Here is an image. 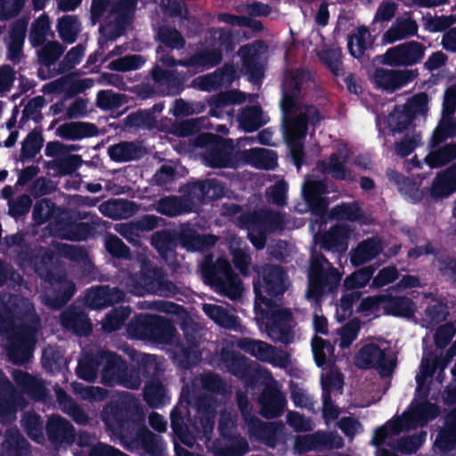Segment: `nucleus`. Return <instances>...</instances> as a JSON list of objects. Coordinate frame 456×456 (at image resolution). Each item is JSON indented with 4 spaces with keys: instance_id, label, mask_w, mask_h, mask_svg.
<instances>
[{
    "instance_id": "11",
    "label": "nucleus",
    "mask_w": 456,
    "mask_h": 456,
    "mask_svg": "<svg viewBox=\"0 0 456 456\" xmlns=\"http://www.w3.org/2000/svg\"><path fill=\"white\" fill-rule=\"evenodd\" d=\"M102 419L112 434L120 439L128 440L134 437L135 422L125 401L107 404L102 411Z\"/></svg>"
},
{
    "instance_id": "53",
    "label": "nucleus",
    "mask_w": 456,
    "mask_h": 456,
    "mask_svg": "<svg viewBox=\"0 0 456 456\" xmlns=\"http://www.w3.org/2000/svg\"><path fill=\"white\" fill-rule=\"evenodd\" d=\"M347 238L346 227L335 225L322 236V247L326 250L345 251L347 248Z\"/></svg>"
},
{
    "instance_id": "44",
    "label": "nucleus",
    "mask_w": 456,
    "mask_h": 456,
    "mask_svg": "<svg viewBox=\"0 0 456 456\" xmlns=\"http://www.w3.org/2000/svg\"><path fill=\"white\" fill-rule=\"evenodd\" d=\"M237 346L241 351L262 362H271L274 354V347L262 340L241 338Z\"/></svg>"
},
{
    "instance_id": "51",
    "label": "nucleus",
    "mask_w": 456,
    "mask_h": 456,
    "mask_svg": "<svg viewBox=\"0 0 456 456\" xmlns=\"http://www.w3.org/2000/svg\"><path fill=\"white\" fill-rule=\"evenodd\" d=\"M330 216L337 221L358 222L363 218V212L358 201L341 202L335 205Z\"/></svg>"
},
{
    "instance_id": "12",
    "label": "nucleus",
    "mask_w": 456,
    "mask_h": 456,
    "mask_svg": "<svg viewBox=\"0 0 456 456\" xmlns=\"http://www.w3.org/2000/svg\"><path fill=\"white\" fill-rule=\"evenodd\" d=\"M354 363L360 370H376L382 378L391 376L396 367V361L388 359L386 350L375 343L362 346L354 357Z\"/></svg>"
},
{
    "instance_id": "52",
    "label": "nucleus",
    "mask_w": 456,
    "mask_h": 456,
    "mask_svg": "<svg viewBox=\"0 0 456 456\" xmlns=\"http://www.w3.org/2000/svg\"><path fill=\"white\" fill-rule=\"evenodd\" d=\"M221 362L235 377L242 378L249 372L248 359L240 353L224 351L221 354Z\"/></svg>"
},
{
    "instance_id": "22",
    "label": "nucleus",
    "mask_w": 456,
    "mask_h": 456,
    "mask_svg": "<svg viewBox=\"0 0 456 456\" xmlns=\"http://www.w3.org/2000/svg\"><path fill=\"white\" fill-rule=\"evenodd\" d=\"M61 324L79 337L88 336L93 330L92 322L86 313L75 305H69L61 313Z\"/></svg>"
},
{
    "instance_id": "7",
    "label": "nucleus",
    "mask_w": 456,
    "mask_h": 456,
    "mask_svg": "<svg viewBox=\"0 0 456 456\" xmlns=\"http://www.w3.org/2000/svg\"><path fill=\"white\" fill-rule=\"evenodd\" d=\"M195 145L207 150L203 158L208 167L212 168L235 167L236 160L232 154L234 149L232 139L223 138L212 133H202L197 135Z\"/></svg>"
},
{
    "instance_id": "43",
    "label": "nucleus",
    "mask_w": 456,
    "mask_h": 456,
    "mask_svg": "<svg viewBox=\"0 0 456 456\" xmlns=\"http://www.w3.org/2000/svg\"><path fill=\"white\" fill-rule=\"evenodd\" d=\"M192 191L202 204H206L221 199L224 195V186L217 179H206L195 183Z\"/></svg>"
},
{
    "instance_id": "3",
    "label": "nucleus",
    "mask_w": 456,
    "mask_h": 456,
    "mask_svg": "<svg viewBox=\"0 0 456 456\" xmlns=\"http://www.w3.org/2000/svg\"><path fill=\"white\" fill-rule=\"evenodd\" d=\"M341 277L338 270L323 254L313 253L308 269V298L320 301L324 295L333 293L337 290Z\"/></svg>"
},
{
    "instance_id": "17",
    "label": "nucleus",
    "mask_w": 456,
    "mask_h": 456,
    "mask_svg": "<svg viewBox=\"0 0 456 456\" xmlns=\"http://www.w3.org/2000/svg\"><path fill=\"white\" fill-rule=\"evenodd\" d=\"M151 245L167 265L175 266L177 264L176 248L179 240L175 230L162 229L153 232L151 236Z\"/></svg>"
},
{
    "instance_id": "45",
    "label": "nucleus",
    "mask_w": 456,
    "mask_h": 456,
    "mask_svg": "<svg viewBox=\"0 0 456 456\" xmlns=\"http://www.w3.org/2000/svg\"><path fill=\"white\" fill-rule=\"evenodd\" d=\"M244 154L246 160L256 168L273 170L278 166V155L273 150L252 148Z\"/></svg>"
},
{
    "instance_id": "47",
    "label": "nucleus",
    "mask_w": 456,
    "mask_h": 456,
    "mask_svg": "<svg viewBox=\"0 0 456 456\" xmlns=\"http://www.w3.org/2000/svg\"><path fill=\"white\" fill-rule=\"evenodd\" d=\"M101 365H102V352L96 354H86L78 361L76 373L80 379L94 382L97 378Z\"/></svg>"
},
{
    "instance_id": "64",
    "label": "nucleus",
    "mask_w": 456,
    "mask_h": 456,
    "mask_svg": "<svg viewBox=\"0 0 456 456\" xmlns=\"http://www.w3.org/2000/svg\"><path fill=\"white\" fill-rule=\"evenodd\" d=\"M142 376L149 379H159L164 372L162 362L155 354H143L139 362Z\"/></svg>"
},
{
    "instance_id": "54",
    "label": "nucleus",
    "mask_w": 456,
    "mask_h": 456,
    "mask_svg": "<svg viewBox=\"0 0 456 456\" xmlns=\"http://www.w3.org/2000/svg\"><path fill=\"white\" fill-rule=\"evenodd\" d=\"M456 159V143L450 142L431 151L426 157L425 162L431 168H439Z\"/></svg>"
},
{
    "instance_id": "62",
    "label": "nucleus",
    "mask_w": 456,
    "mask_h": 456,
    "mask_svg": "<svg viewBox=\"0 0 456 456\" xmlns=\"http://www.w3.org/2000/svg\"><path fill=\"white\" fill-rule=\"evenodd\" d=\"M321 62L336 77L342 76V53L340 48H329L318 53Z\"/></svg>"
},
{
    "instance_id": "55",
    "label": "nucleus",
    "mask_w": 456,
    "mask_h": 456,
    "mask_svg": "<svg viewBox=\"0 0 456 456\" xmlns=\"http://www.w3.org/2000/svg\"><path fill=\"white\" fill-rule=\"evenodd\" d=\"M142 449L150 456H166V446L162 437L144 428L138 436Z\"/></svg>"
},
{
    "instance_id": "27",
    "label": "nucleus",
    "mask_w": 456,
    "mask_h": 456,
    "mask_svg": "<svg viewBox=\"0 0 456 456\" xmlns=\"http://www.w3.org/2000/svg\"><path fill=\"white\" fill-rule=\"evenodd\" d=\"M262 40L256 41L253 45H242L239 54L242 61V69L248 76L250 81L256 83L264 77V69L260 63V54L256 45H262Z\"/></svg>"
},
{
    "instance_id": "28",
    "label": "nucleus",
    "mask_w": 456,
    "mask_h": 456,
    "mask_svg": "<svg viewBox=\"0 0 456 456\" xmlns=\"http://www.w3.org/2000/svg\"><path fill=\"white\" fill-rule=\"evenodd\" d=\"M434 448L443 454L456 449V407L445 414L444 426L436 435Z\"/></svg>"
},
{
    "instance_id": "19",
    "label": "nucleus",
    "mask_w": 456,
    "mask_h": 456,
    "mask_svg": "<svg viewBox=\"0 0 456 456\" xmlns=\"http://www.w3.org/2000/svg\"><path fill=\"white\" fill-rule=\"evenodd\" d=\"M258 403L261 416L271 419L282 415L287 401L284 395L278 388L266 387L258 397Z\"/></svg>"
},
{
    "instance_id": "14",
    "label": "nucleus",
    "mask_w": 456,
    "mask_h": 456,
    "mask_svg": "<svg viewBox=\"0 0 456 456\" xmlns=\"http://www.w3.org/2000/svg\"><path fill=\"white\" fill-rule=\"evenodd\" d=\"M217 401L213 395H202L195 401L198 419L194 420L198 427L200 441L208 442L212 438L216 417Z\"/></svg>"
},
{
    "instance_id": "58",
    "label": "nucleus",
    "mask_w": 456,
    "mask_h": 456,
    "mask_svg": "<svg viewBox=\"0 0 456 456\" xmlns=\"http://www.w3.org/2000/svg\"><path fill=\"white\" fill-rule=\"evenodd\" d=\"M34 347L35 345L10 338L7 354L14 364H25L28 362L32 357Z\"/></svg>"
},
{
    "instance_id": "9",
    "label": "nucleus",
    "mask_w": 456,
    "mask_h": 456,
    "mask_svg": "<svg viewBox=\"0 0 456 456\" xmlns=\"http://www.w3.org/2000/svg\"><path fill=\"white\" fill-rule=\"evenodd\" d=\"M62 217L57 221L55 231L58 235L70 241H85L94 237L96 226L100 224V218L93 219L90 223L78 222L86 217V213L72 211L67 208Z\"/></svg>"
},
{
    "instance_id": "31",
    "label": "nucleus",
    "mask_w": 456,
    "mask_h": 456,
    "mask_svg": "<svg viewBox=\"0 0 456 456\" xmlns=\"http://www.w3.org/2000/svg\"><path fill=\"white\" fill-rule=\"evenodd\" d=\"M170 427L175 437L184 445L192 447L196 441L200 440L197 436V423L193 421L188 426L184 422L182 410L178 407H175L170 412Z\"/></svg>"
},
{
    "instance_id": "61",
    "label": "nucleus",
    "mask_w": 456,
    "mask_h": 456,
    "mask_svg": "<svg viewBox=\"0 0 456 456\" xmlns=\"http://www.w3.org/2000/svg\"><path fill=\"white\" fill-rule=\"evenodd\" d=\"M131 314L129 306L114 307L109 312L102 322V329L106 332H114L121 329Z\"/></svg>"
},
{
    "instance_id": "13",
    "label": "nucleus",
    "mask_w": 456,
    "mask_h": 456,
    "mask_svg": "<svg viewBox=\"0 0 456 456\" xmlns=\"http://www.w3.org/2000/svg\"><path fill=\"white\" fill-rule=\"evenodd\" d=\"M426 46L411 40L390 47L383 55L382 63L391 67L412 66L421 61L425 56Z\"/></svg>"
},
{
    "instance_id": "30",
    "label": "nucleus",
    "mask_w": 456,
    "mask_h": 456,
    "mask_svg": "<svg viewBox=\"0 0 456 456\" xmlns=\"http://www.w3.org/2000/svg\"><path fill=\"white\" fill-rule=\"evenodd\" d=\"M67 208L57 206L51 199L43 198L37 200L33 206L32 219L37 225H42L50 222V225L55 230L57 221L62 217Z\"/></svg>"
},
{
    "instance_id": "18",
    "label": "nucleus",
    "mask_w": 456,
    "mask_h": 456,
    "mask_svg": "<svg viewBox=\"0 0 456 456\" xmlns=\"http://www.w3.org/2000/svg\"><path fill=\"white\" fill-rule=\"evenodd\" d=\"M53 260V252L40 247L36 254L35 261L31 265L35 273L47 283H53L63 278L61 272H63L64 269L56 265Z\"/></svg>"
},
{
    "instance_id": "21",
    "label": "nucleus",
    "mask_w": 456,
    "mask_h": 456,
    "mask_svg": "<svg viewBox=\"0 0 456 456\" xmlns=\"http://www.w3.org/2000/svg\"><path fill=\"white\" fill-rule=\"evenodd\" d=\"M20 396L4 371H0V422H11L17 411Z\"/></svg>"
},
{
    "instance_id": "4",
    "label": "nucleus",
    "mask_w": 456,
    "mask_h": 456,
    "mask_svg": "<svg viewBox=\"0 0 456 456\" xmlns=\"http://www.w3.org/2000/svg\"><path fill=\"white\" fill-rule=\"evenodd\" d=\"M127 332L132 338L167 344L174 338L176 329L170 320L156 314H139L130 321Z\"/></svg>"
},
{
    "instance_id": "38",
    "label": "nucleus",
    "mask_w": 456,
    "mask_h": 456,
    "mask_svg": "<svg viewBox=\"0 0 456 456\" xmlns=\"http://www.w3.org/2000/svg\"><path fill=\"white\" fill-rule=\"evenodd\" d=\"M192 204L189 199L175 195L160 198L156 204L158 213L174 217L191 212Z\"/></svg>"
},
{
    "instance_id": "57",
    "label": "nucleus",
    "mask_w": 456,
    "mask_h": 456,
    "mask_svg": "<svg viewBox=\"0 0 456 456\" xmlns=\"http://www.w3.org/2000/svg\"><path fill=\"white\" fill-rule=\"evenodd\" d=\"M43 145L44 138L41 128L33 129L21 142L20 159L22 162L32 159L39 153Z\"/></svg>"
},
{
    "instance_id": "15",
    "label": "nucleus",
    "mask_w": 456,
    "mask_h": 456,
    "mask_svg": "<svg viewBox=\"0 0 456 456\" xmlns=\"http://www.w3.org/2000/svg\"><path fill=\"white\" fill-rule=\"evenodd\" d=\"M154 83L164 87L163 95H179L184 90L185 83L194 75L193 71H178L177 69H164L155 65L151 71Z\"/></svg>"
},
{
    "instance_id": "40",
    "label": "nucleus",
    "mask_w": 456,
    "mask_h": 456,
    "mask_svg": "<svg viewBox=\"0 0 456 456\" xmlns=\"http://www.w3.org/2000/svg\"><path fill=\"white\" fill-rule=\"evenodd\" d=\"M143 400L152 409L161 408L169 403L167 389L160 379H151L145 383Z\"/></svg>"
},
{
    "instance_id": "32",
    "label": "nucleus",
    "mask_w": 456,
    "mask_h": 456,
    "mask_svg": "<svg viewBox=\"0 0 456 456\" xmlns=\"http://www.w3.org/2000/svg\"><path fill=\"white\" fill-rule=\"evenodd\" d=\"M18 324L13 329L11 338L23 341L28 344H36V333L40 319L37 314L32 311H27L17 318Z\"/></svg>"
},
{
    "instance_id": "29",
    "label": "nucleus",
    "mask_w": 456,
    "mask_h": 456,
    "mask_svg": "<svg viewBox=\"0 0 456 456\" xmlns=\"http://www.w3.org/2000/svg\"><path fill=\"white\" fill-rule=\"evenodd\" d=\"M456 192V162L438 172L429 189L430 197L443 200Z\"/></svg>"
},
{
    "instance_id": "50",
    "label": "nucleus",
    "mask_w": 456,
    "mask_h": 456,
    "mask_svg": "<svg viewBox=\"0 0 456 456\" xmlns=\"http://www.w3.org/2000/svg\"><path fill=\"white\" fill-rule=\"evenodd\" d=\"M123 123L127 129L151 130L156 127L157 119L151 110L139 109L128 114Z\"/></svg>"
},
{
    "instance_id": "41",
    "label": "nucleus",
    "mask_w": 456,
    "mask_h": 456,
    "mask_svg": "<svg viewBox=\"0 0 456 456\" xmlns=\"http://www.w3.org/2000/svg\"><path fill=\"white\" fill-rule=\"evenodd\" d=\"M63 278L58 281L49 283L52 286H57L54 295L47 297V305L53 309H61L74 296L76 286L72 281L68 280L65 270L61 272Z\"/></svg>"
},
{
    "instance_id": "48",
    "label": "nucleus",
    "mask_w": 456,
    "mask_h": 456,
    "mask_svg": "<svg viewBox=\"0 0 456 456\" xmlns=\"http://www.w3.org/2000/svg\"><path fill=\"white\" fill-rule=\"evenodd\" d=\"M203 311L209 319L223 328L236 330L240 325L238 317L222 305L205 304Z\"/></svg>"
},
{
    "instance_id": "63",
    "label": "nucleus",
    "mask_w": 456,
    "mask_h": 456,
    "mask_svg": "<svg viewBox=\"0 0 456 456\" xmlns=\"http://www.w3.org/2000/svg\"><path fill=\"white\" fill-rule=\"evenodd\" d=\"M65 47L58 41H51L37 51L38 61L41 65L50 68L63 54Z\"/></svg>"
},
{
    "instance_id": "60",
    "label": "nucleus",
    "mask_w": 456,
    "mask_h": 456,
    "mask_svg": "<svg viewBox=\"0 0 456 456\" xmlns=\"http://www.w3.org/2000/svg\"><path fill=\"white\" fill-rule=\"evenodd\" d=\"M201 358L199 346L187 345L181 346L179 351L175 354L174 361L177 366L183 370H189L198 365Z\"/></svg>"
},
{
    "instance_id": "42",
    "label": "nucleus",
    "mask_w": 456,
    "mask_h": 456,
    "mask_svg": "<svg viewBox=\"0 0 456 456\" xmlns=\"http://www.w3.org/2000/svg\"><path fill=\"white\" fill-rule=\"evenodd\" d=\"M108 154L115 162H128L142 157V148L135 142L122 141L108 148Z\"/></svg>"
},
{
    "instance_id": "16",
    "label": "nucleus",
    "mask_w": 456,
    "mask_h": 456,
    "mask_svg": "<svg viewBox=\"0 0 456 456\" xmlns=\"http://www.w3.org/2000/svg\"><path fill=\"white\" fill-rule=\"evenodd\" d=\"M138 292L142 293H159L169 291L170 286H174L171 281L166 280L160 268L143 265L134 278Z\"/></svg>"
},
{
    "instance_id": "39",
    "label": "nucleus",
    "mask_w": 456,
    "mask_h": 456,
    "mask_svg": "<svg viewBox=\"0 0 456 456\" xmlns=\"http://www.w3.org/2000/svg\"><path fill=\"white\" fill-rule=\"evenodd\" d=\"M56 134L66 140H81L97 135L98 127L89 122H69L61 125L57 128Z\"/></svg>"
},
{
    "instance_id": "33",
    "label": "nucleus",
    "mask_w": 456,
    "mask_h": 456,
    "mask_svg": "<svg viewBox=\"0 0 456 456\" xmlns=\"http://www.w3.org/2000/svg\"><path fill=\"white\" fill-rule=\"evenodd\" d=\"M384 314L398 317L411 318L416 313V304L406 296H393L384 294Z\"/></svg>"
},
{
    "instance_id": "36",
    "label": "nucleus",
    "mask_w": 456,
    "mask_h": 456,
    "mask_svg": "<svg viewBox=\"0 0 456 456\" xmlns=\"http://www.w3.org/2000/svg\"><path fill=\"white\" fill-rule=\"evenodd\" d=\"M383 250L381 240L372 237L360 242L351 253V263L354 266L362 265L376 258Z\"/></svg>"
},
{
    "instance_id": "5",
    "label": "nucleus",
    "mask_w": 456,
    "mask_h": 456,
    "mask_svg": "<svg viewBox=\"0 0 456 456\" xmlns=\"http://www.w3.org/2000/svg\"><path fill=\"white\" fill-rule=\"evenodd\" d=\"M287 273L282 266L270 264L263 265L258 272L257 280L253 281L256 304L258 301L271 307L273 305L272 297L282 296L287 290ZM255 308H257L256 305Z\"/></svg>"
},
{
    "instance_id": "46",
    "label": "nucleus",
    "mask_w": 456,
    "mask_h": 456,
    "mask_svg": "<svg viewBox=\"0 0 456 456\" xmlns=\"http://www.w3.org/2000/svg\"><path fill=\"white\" fill-rule=\"evenodd\" d=\"M138 0H117L110 7L114 22L120 29L126 28L133 21L136 11Z\"/></svg>"
},
{
    "instance_id": "10",
    "label": "nucleus",
    "mask_w": 456,
    "mask_h": 456,
    "mask_svg": "<svg viewBox=\"0 0 456 456\" xmlns=\"http://www.w3.org/2000/svg\"><path fill=\"white\" fill-rule=\"evenodd\" d=\"M418 394L424 398V401L417 403L411 412H403L400 418L395 419L392 424L394 433L408 431L417 428L418 425L425 426L440 415V407L427 399L428 388Z\"/></svg>"
},
{
    "instance_id": "23",
    "label": "nucleus",
    "mask_w": 456,
    "mask_h": 456,
    "mask_svg": "<svg viewBox=\"0 0 456 456\" xmlns=\"http://www.w3.org/2000/svg\"><path fill=\"white\" fill-rule=\"evenodd\" d=\"M125 298L122 289L109 285L92 287L86 292V299L89 307L102 309L120 303Z\"/></svg>"
},
{
    "instance_id": "20",
    "label": "nucleus",
    "mask_w": 456,
    "mask_h": 456,
    "mask_svg": "<svg viewBox=\"0 0 456 456\" xmlns=\"http://www.w3.org/2000/svg\"><path fill=\"white\" fill-rule=\"evenodd\" d=\"M178 232L179 245L189 252L205 251L213 248L217 238L213 234H199L189 224H183Z\"/></svg>"
},
{
    "instance_id": "8",
    "label": "nucleus",
    "mask_w": 456,
    "mask_h": 456,
    "mask_svg": "<svg viewBox=\"0 0 456 456\" xmlns=\"http://www.w3.org/2000/svg\"><path fill=\"white\" fill-rule=\"evenodd\" d=\"M322 120L311 118L281 119L283 138L289 150V154L294 165L300 168L305 162V153L304 140L308 134L309 126L315 129L321 125Z\"/></svg>"
},
{
    "instance_id": "25",
    "label": "nucleus",
    "mask_w": 456,
    "mask_h": 456,
    "mask_svg": "<svg viewBox=\"0 0 456 456\" xmlns=\"http://www.w3.org/2000/svg\"><path fill=\"white\" fill-rule=\"evenodd\" d=\"M12 379L22 394L35 402L44 401L47 397V388L42 379H39L21 370L12 372Z\"/></svg>"
},
{
    "instance_id": "6",
    "label": "nucleus",
    "mask_w": 456,
    "mask_h": 456,
    "mask_svg": "<svg viewBox=\"0 0 456 456\" xmlns=\"http://www.w3.org/2000/svg\"><path fill=\"white\" fill-rule=\"evenodd\" d=\"M302 90V81L297 76L288 77L282 85V96L280 102L281 119L313 118L322 120L319 109L313 104H304L298 101Z\"/></svg>"
},
{
    "instance_id": "49",
    "label": "nucleus",
    "mask_w": 456,
    "mask_h": 456,
    "mask_svg": "<svg viewBox=\"0 0 456 456\" xmlns=\"http://www.w3.org/2000/svg\"><path fill=\"white\" fill-rule=\"evenodd\" d=\"M249 436L265 444L273 446L277 440V428L273 423H265L257 418H252L248 422Z\"/></svg>"
},
{
    "instance_id": "59",
    "label": "nucleus",
    "mask_w": 456,
    "mask_h": 456,
    "mask_svg": "<svg viewBox=\"0 0 456 456\" xmlns=\"http://www.w3.org/2000/svg\"><path fill=\"white\" fill-rule=\"evenodd\" d=\"M157 40L164 46L172 50H181L185 46L186 41L181 32L168 25L160 26L157 32Z\"/></svg>"
},
{
    "instance_id": "2",
    "label": "nucleus",
    "mask_w": 456,
    "mask_h": 456,
    "mask_svg": "<svg viewBox=\"0 0 456 456\" xmlns=\"http://www.w3.org/2000/svg\"><path fill=\"white\" fill-rule=\"evenodd\" d=\"M200 273L206 284L215 287L229 298L240 296L241 280L227 259L218 257L214 261L212 254L206 255L200 264Z\"/></svg>"
},
{
    "instance_id": "35",
    "label": "nucleus",
    "mask_w": 456,
    "mask_h": 456,
    "mask_svg": "<svg viewBox=\"0 0 456 456\" xmlns=\"http://www.w3.org/2000/svg\"><path fill=\"white\" fill-rule=\"evenodd\" d=\"M222 61L223 53L221 50L205 48L196 52L186 59V62H183L182 64H187L188 69L193 71L195 75L196 73L203 71L205 69L217 66Z\"/></svg>"
},
{
    "instance_id": "1",
    "label": "nucleus",
    "mask_w": 456,
    "mask_h": 456,
    "mask_svg": "<svg viewBox=\"0 0 456 456\" xmlns=\"http://www.w3.org/2000/svg\"><path fill=\"white\" fill-rule=\"evenodd\" d=\"M240 228L248 230V238L256 249H264L267 236L286 226L284 215L272 209H256L242 213L238 217Z\"/></svg>"
},
{
    "instance_id": "26",
    "label": "nucleus",
    "mask_w": 456,
    "mask_h": 456,
    "mask_svg": "<svg viewBox=\"0 0 456 456\" xmlns=\"http://www.w3.org/2000/svg\"><path fill=\"white\" fill-rule=\"evenodd\" d=\"M48 440L53 444H72L76 438L75 428L72 424L59 415L48 419L45 426Z\"/></svg>"
},
{
    "instance_id": "56",
    "label": "nucleus",
    "mask_w": 456,
    "mask_h": 456,
    "mask_svg": "<svg viewBox=\"0 0 456 456\" xmlns=\"http://www.w3.org/2000/svg\"><path fill=\"white\" fill-rule=\"evenodd\" d=\"M57 31L64 43L73 44L81 31V24L76 15H64L58 20Z\"/></svg>"
},
{
    "instance_id": "24",
    "label": "nucleus",
    "mask_w": 456,
    "mask_h": 456,
    "mask_svg": "<svg viewBox=\"0 0 456 456\" xmlns=\"http://www.w3.org/2000/svg\"><path fill=\"white\" fill-rule=\"evenodd\" d=\"M102 383L108 387L118 385L125 377L126 371V361L114 352L102 351Z\"/></svg>"
},
{
    "instance_id": "37",
    "label": "nucleus",
    "mask_w": 456,
    "mask_h": 456,
    "mask_svg": "<svg viewBox=\"0 0 456 456\" xmlns=\"http://www.w3.org/2000/svg\"><path fill=\"white\" fill-rule=\"evenodd\" d=\"M214 448L216 456H243L248 452L249 445L247 439L238 434L217 439Z\"/></svg>"
},
{
    "instance_id": "34",
    "label": "nucleus",
    "mask_w": 456,
    "mask_h": 456,
    "mask_svg": "<svg viewBox=\"0 0 456 456\" xmlns=\"http://www.w3.org/2000/svg\"><path fill=\"white\" fill-rule=\"evenodd\" d=\"M4 456H29L30 444L17 428H8L1 444Z\"/></svg>"
}]
</instances>
